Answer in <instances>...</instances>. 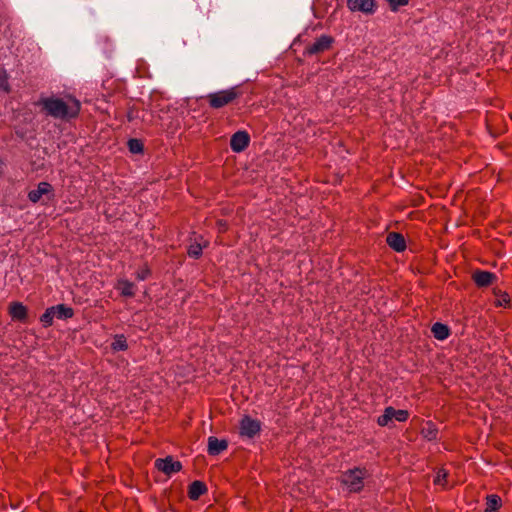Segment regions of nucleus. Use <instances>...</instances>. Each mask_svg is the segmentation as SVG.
Here are the masks:
<instances>
[{"label": "nucleus", "instance_id": "f257e3e1", "mask_svg": "<svg viewBox=\"0 0 512 512\" xmlns=\"http://www.w3.org/2000/svg\"><path fill=\"white\" fill-rule=\"evenodd\" d=\"M40 104L46 114L54 118L70 119L80 111V102L71 96L46 97L40 100Z\"/></svg>", "mask_w": 512, "mask_h": 512}, {"label": "nucleus", "instance_id": "f03ea898", "mask_svg": "<svg viewBox=\"0 0 512 512\" xmlns=\"http://www.w3.org/2000/svg\"><path fill=\"white\" fill-rule=\"evenodd\" d=\"M240 95L241 92L238 87H231L228 89L209 93L203 97L202 100L206 102L211 108L220 109L233 103Z\"/></svg>", "mask_w": 512, "mask_h": 512}, {"label": "nucleus", "instance_id": "7ed1b4c3", "mask_svg": "<svg viewBox=\"0 0 512 512\" xmlns=\"http://www.w3.org/2000/svg\"><path fill=\"white\" fill-rule=\"evenodd\" d=\"M367 475L365 467H354L342 473L340 483L347 487L350 493H359L364 488V479Z\"/></svg>", "mask_w": 512, "mask_h": 512}, {"label": "nucleus", "instance_id": "20e7f679", "mask_svg": "<svg viewBox=\"0 0 512 512\" xmlns=\"http://www.w3.org/2000/svg\"><path fill=\"white\" fill-rule=\"evenodd\" d=\"M408 418V410H397L392 406H388L385 408L384 413L377 418V424L381 427H385L388 426L389 422H391L393 419L397 420L398 422H405L408 420Z\"/></svg>", "mask_w": 512, "mask_h": 512}, {"label": "nucleus", "instance_id": "39448f33", "mask_svg": "<svg viewBox=\"0 0 512 512\" xmlns=\"http://www.w3.org/2000/svg\"><path fill=\"white\" fill-rule=\"evenodd\" d=\"M261 431V422L249 415H244L239 422V434L247 438H254Z\"/></svg>", "mask_w": 512, "mask_h": 512}, {"label": "nucleus", "instance_id": "423d86ee", "mask_svg": "<svg viewBox=\"0 0 512 512\" xmlns=\"http://www.w3.org/2000/svg\"><path fill=\"white\" fill-rule=\"evenodd\" d=\"M155 468L167 476L178 473L182 470V463L174 460L173 456H166L165 458H158L155 460Z\"/></svg>", "mask_w": 512, "mask_h": 512}, {"label": "nucleus", "instance_id": "0eeeda50", "mask_svg": "<svg viewBox=\"0 0 512 512\" xmlns=\"http://www.w3.org/2000/svg\"><path fill=\"white\" fill-rule=\"evenodd\" d=\"M471 279L478 288H486L495 283L497 276L493 272L477 269L472 273Z\"/></svg>", "mask_w": 512, "mask_h": 512}, {"label": "nucleus", "instance_id": "6e6552de", "mask_svg": "<svg viewBox=\"0 0 512 512\" xmlns=\"http://www.w3.org/2000/svg\"><path fill=\"white\" fill-rule=\"evenodd\" d=\"M347 7L352 12H361L367 15L376 11L375 0H347Z\"/></svg>", "mask_w": 512, "mask_h": 512}, {"label": "nucleus", "instance_id": "1a4fd4ad", "mask_svg": "<svg viewBox=\"0 0 512 512\" xmlns=\"http://www.w3.org/2000/svg\"><path fill=\"white\" fill-rule=\"evenodd\" d=\"M249 143L250 135L245 130H237L230 139V147L236 153L244 151Z\"/></svg>", "mask_w": 512, "mask_h": 512}, {"label": "nucleus", "instance_id": "9d476101", "mask_svg": "<svg viewBox=\"0 0 512 512\" xmlns=\"http://www.w3.org/2000/svg\"><path fill=\"white\" fill-rule=\"evenodd\" d=\"M333 43V38L328 35H322L317 38L311 45L307 46L308 54H317L328 50Z\"/></svg>", "mask_w": 512, "mask_h": 512}, {"label": "nucleus", "instance_id": "9b49d317", "mask_svg": "<svg viewBox=\"0 0 512 512\" xmlns=\"http://www.w3.org/2000/svg\"><path fill=\"white\" fill-rule=\"evenodd\" d=\"M8 313L12 320L26 323L28 319V309L21 302H11L8 308Z\"/></svg>", "mask_w": 512, "mask_h": 512}, {"label": "nucleus", "instance_id": "f8f14e48", "mask_svg": "<svg viewBox=\"0 0 512 512\" xmlns=\"http://www.w3.org/2000/svg\"><path fill=\"white\" fill-rule=\"evenodd\" d=\"M209 245L207 240H204L203 236L199 235L195 237L194 241L190 243L187 248V255L193 259H199L203 254V248Z\"/></svg>", "mask_w": 512, "mask_h": 512}, {"label": "nucleus", "instance_id": "ddd939ff", "mask_svg": "<svg viewBox=\"0 0 512 512\" xmlns=\"http://www.w3.org/2000/svg\"><path fill=\"white\" fill-rule=\"evenodd\" d=\"M386 243L396 252H403L406 249V240L399 232H389L386 236Z\"/></svg>", "mask_w": 512, "mask_h": 512}, {"label": "nucleus", "instance_id": "4468645a", "mask_svg": "<svg viewBox=\"0 0 512 512\" xmlns=\"http://www.w3.org/2000/svg\"><path fill=\"white\" fill-rule=\"evenodd\" d=\"M228 448V441L226 439H218L215 436L208 438L207 452L211 456H216Z\"/></svg>", "mask_w": 512, "mask_h": 512}, {"label": "nucleus", "instance_id": "2eb2a0df", "mask_svg": "<svg viewBox=\"0 0 512 512\" xmlns=\"http://www.w3.org/2000/svg\"><path fill=\"white\" fill-rule=\"evenodd\" d=\"M52 192L53 187L50 183L40 182L37 186V189L29 191L28 199L33 203H37L40 201L42 195H46Z\"/></svg>", "mask_w": 512, "mask_h": 512}, {"label": "nucleus", "instance_id": "dca6fc26", "mask_svg": "<svg viewBox=\"0 0 512 512\" xmlns=\"http://www.w3.org/2000/svg\"><path fill=\"white\" fill-rule=\"evenodd\" d=\"M207 491V486L203 481L195 480L188 486V497L190 500L195 501L206 494Z\"/></svg>", "mask_w": 512, "mask_h": 512}, {"label": "nucleus", "instance_id": "f3484780", "mask_svg": "<svg viewBox=\"0 0 512 512\" xmlns=\"http://www.w3.org/2000/svg\"><path fill=\"white\" fill-rule=\"evenodd\" d=\"M494 296L496 297V300L494 302V305L496 307H504V308H510L511 307V297L506 291H502L498 287H494L492 290Z\"/></svg>", "mask_w": 512, "mask_h": 512}, {"label": "nucleus", "instance_id": "a211bd4d", "mask_svg": "<svg viewBox=\"0 0 512 512\" xmlns=\"http://www.w3.org/2000/svg\"><path fill=\"white\" fill-rule=\"evenodd\" d=\"M115 288L117 290H120V293L124 297L132 298L135 296V285L133 282H130L129 280L121 279L118 280Z\"/></svg>", "mask_w": 512, "mask_h": 512}, {"label": "nucleus", "instance_id": "6ab92c4d", "mask_svg": "<svg viewBox=\"0 0 512 512\" xmlns=\"http://www.w3.org/2000/svg\"><path fill=\"white\" fill-rule=\"evenodd\" d=\"M422 437L428 441H434L438 436V428L432 421H427L420 431Z\"/></svg>", "mask_w": 512, "mask_h": 512}, {"label": "nucleus", "instance_id": "aec40b11", "mask_svg": "<svg viewBox=\"0 0 512 512\" xmlns=\"http://www.w3.org/2000/svg\"><path fill=\"white\" fill-rule=\"evenodd\" d=\"M433 336L438 340H445L450 335V329L446 324L436 322L431 327Z\"/></svg>", "mask_w": 512, "mask_h": 512}, {"label": "nucleus", "instance_id": "412c9836", "mask_svg": "<svg viewBox=\"0 0 512 512\" xmlns=\"http://www.w3.org/2000/svg\"><path fill=\"white\" fill-rule=\"evenodd\" d=\"M502 505L500 496L491 494L486 497V508L484 512H498V509Z\"/></svg>", "mask_w": 512, "mask_h": 512}, {"label": "nucleus", "instance_id": "4be33fe9", "mask_svg": "<svg viewBox=\"0 0 512 512\" xmlns=\"http://www.w3.org/2000/svg\"><path fill=\"white\" fill-rule=\"evenodd\" d=\"M52 308H55V317L58 319H69L74 316V309L66 306L65 304H58L56 306H52Z\"/></svg>", "mask_w": 512, "mask_h": 512}, {"label": "nucleus", "instance_id": "5701e85b", "mask_svg": "<svg viewBox=\"0 0 512 512\" xmlns=\"http://www.w3.org/2000/svg\"><path fill=\"white\" fill-rule=\"evenodd\" d=\"M128 149L132 154H143L144 143L141 139L131 138L128 140Z\"/></svg>", "mask_w": 512, "mask_h": 512}, {"label": "nucleus", "instance_id": "b1692460", "mask_svg": "<svg viewBox=\"0 0 512 512\" xmlns=\"http://www.w3.org/2000/svg\"><path fill=\"white\" fill-rule=\"evenodd\" d=\"M114 351H125L128 349L127 339L123 334L116 335L111 344Z\"/></svg>", "mask_w": 512, "mask_h": 512}, {"label": "nucleus", "instance_id": "393cba45", "mask_svg": "<svg viewBox=\"0 0 512 512\" xmlns=\"http://www.w3.org/2000/svg\"><path fill=\"white\" fill-rule=\"evenodd\" d=\"M54 310H55V308L49 307L41 315L40 321L45 328L50 327L53 324V319L55 317Z\"/></svg>", "mask_w": 512, "mask_h": 512}, {"label": "nucleus", "instance_id": "a878e982", "mask_svg": "<svg viewBox=\"0 0 512 512\" xmlns=\"http://www.w3.org/2000/svg\"><path fill=\"white\" fill-rule=\"evenodd\" d=\"M448 476H449L448 471L444 468H440L436 473V477L434 479V484L445 486L447 484Z\"/></svg>", "mask_w": 512, "mask_h": 512}, {"label": "nucleus", "instance_id": "bb28decb", "mask_svg": "<svg viewBox=\"0 0 512 512\" xmlns=\"http://www.w3.org/2000/svg\"><path fill=\"white\" fill-rule=\"evenodd\" d=\"M9 91L8 75L5 70H0V92L9 93Z\"/></svg>", "mask_w": 512, "mask_h": 512}, {"label": "nucleus", "instance_id": "cd10ccee", "mask_svg": "<svg viewBox=\"0 0 512 512\" xmlns=\"http://www.w3.org/2000/svg\"><path fill=\"white\" fill-rule=\"evenodd\" d=\"M392 11H397L399 7L406 6L409 0H387Z\"/></svg>", "mask_w": 512, "mask_h": 512}, {"label": "nucleus", "instance_id": "c85d7f7f", "mask_svg": "<svg viewBox=\"0 0 512 512\" xmlns=\"http://www.w3.org/2000/svg\"><path fill=\"white\" fill-rule=\"evenodd\" d=\"M151 275V270L150 268L145 265L142 269H140L137 273H136V278L138 280H145L146 278H148L149 276Z\"/></svg>", "mask_w": 512, "mask_h": 512}, {"label": "nucleus", "instance_id": "c756f323", "mask_svg": "<svg viewBox=\"0 0 512 512\" xmlns=\"http://www.w3.org/2000/svg\"><path fill=\"white\" fill-rule=\"evenodd\" d=\"M16 134H17V136H18V137H20V138H23V137H24V133H23V131H22V130H16Z\"/></svg>", "mask_w": 512, "mask_h": 512}, {"label": "nucleus", "instance_id": "7c9ffc66", "mask_svg": "<svg viewBox=\"0 0 512 512\" xmlns=\"http://www.w3.org/2000/svg\"><path fill=\"white\" fill-rule=\"evenodd\" d=\"M490 131H491V135H492L493 137H497V136H499V135H500L499 133H497V132H496L497 130H490Z\"/></svg>", "mask_w": 512, "mask_h": 512}, {"label": "nucleus", "instance_id": "2f4dec72", "mask_svg": "<svg viewBox=\"0 0 512 512\" xmlns=\"http://www.w3.org/2000/svg\"><path fill=\"white\" fill-rule=\"evenodd\" d=\"M218 224H219L221 227L226 226V223H225L223 220H219V221H218Z\"/></svg>", "mask_w": 512, "mask_h": 512}]
</instances>
